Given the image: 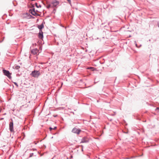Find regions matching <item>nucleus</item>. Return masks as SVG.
<instances>
[{
  "label": "nucleus",
  "mask_w": 159,
  "mask_h": 159,
  "mask_svg": "<svg viewBox=\"0 0 159 159\" xmlns=\"http://www.w3.org/2000/svg\"><path fill=\"white\" fill-rule=\"evenodd\" d=\"M156 109H159V107H157Z\"/></svg>",
  "instance_id": "21"
},
{
  "label": "nucleus",
  "mask_w": 159,
  "mask_h": 159,
  "mask_svg": "<svg viewBox=\"0 0 159 159\" xmlns=\"http://www.w3.org/2000/svg\"><path fill=\"white\" fill-rule=\"evenodd\" d=\"M30 12L34 16H35L37 14V13L35 11L34 8L32 10H30Z\"/></svg>",
  "instance_id": "8"
},
{
  "label": "nucleus",
  "mask_w": 159,
  "mask_h": 159,
  "mask_svg": "<svg viewBox=\"0 0 159 159\" xmlns=\"http://www.w3.org/2000/svg\"><path fill=\"white\" fill-rule=\"evenodd\" d=\"M31 150H33V151H36L37 150L35 148H33L32 149H31Z\"/></svg>",
  "instance_id": "16"
},
{
  "label": "nucleus",
  "mask_w": 159,
  "mask_h": 159,
  "mask_svg": "<svg viewBox=\"0 0 159 159\" xmlns=\"http://www.w3.org/2000/svg\"><path fill=\"white\" fill-rule=\"evenodd\" d=\"M81 131V130L79 129H78L76 128H74L72 131V132L74 133L79 134Z\"/></svg>",
  "instance_id": "3"
},
{
  "label": "nucleus",
  "mask_w": 159,
  "mask_h": 159,
  "mask_svg": "<svg viewBox=\"0 0 159 159\" xmlns=\"http://www.w3.org/2000/svg\"><path fill=\"white\" fill-rule=\"evenodd\" d=\"M14 84L17 87H18V85L16 82H14Z\"/></svg>",
  "instance_id": "14"
},
{
  "label": "nucleus",
  "mask_w": 159,
  "mask_h": 159,
  "mask_svg": "<svg viewBox=\"0 0 159 159\" xmlns=\"http://www.w3.org/2000/svg\"><path fill=\"white\" fill-rule=\"evenodd\" d=\"M51 3L52 6V8H53L58 5L59 4V2L57 1L54 0Z\"/></svg>",
  "instance_id": "4"
},
{
  "label": "nucleus",
  "mask_w": 159,
  "mask_h": 159,
  "mask_svg": "<svg viewBox=\"0 0 159 159\" xmlns=\"http://www.w3.org/2000/svg\"><path fill=\"white\" fill-rule=\"evenodd\" d=\"M62 84H63V83H61V86H62Z\"/></svg>",
  "instance_id": "22"
},
{
  "label": "nucleus",
  "mask_w": 159,
  "mask_h": 159,
  "mask_svg": "<svg viewBox=\"0 0 159 159\" xmlns=\"http://www.w3.org/2000/svg\"><path fill=\"white\" fill-rule=\"evenodd\" d=\"M2 72L4 75L7 76L9 79L11 78V73H10L8 70L5 69H3L2 70Z\"/></svg>",
  "instance_id": "2"
},
{
  "label": "nucleus",
  "mask_w": 159,
  "mask_h": 159,
  "mask_svg": "<svg viewBox=\"0 0 159 159\" xmlns=\"http://www.w3.org/2000/svg\"><path fill=\"white\" fill-rule=\"evenodd\" d=\"M89 139L87 137H84L83 138L81 142V143H86L89 142Z\"/></svg>",
  "instance_id": "6"
},
{
  "label": "nucleus",
  "mask_w": 159,
  "mask_h": 159,
  "mask_svg": "<svg viewBox=\"0 0 159 159\" xmlns=\"http://www.w3.org/2000/svg\"><path fill=\"white\" fill-rule=\"evenodd\" d=\"M136 46H137V44H136Z\"/></svg>",
  "instance_id": "23"
},
{
  "label": "nucleus",
  "mask_w": 159,
  "mask_h": 159,
  "mask_svg": "<svg viewBox=\"0 0 159 159\" xmlns=\"http://www.w3.org/2000/svg\"><path fill=\"white\" fill-rule=\"evenodd\" d=\"M34 154L33 153H31L30 154V157H32Z\"/></svg>",
  "instance_id": "15"
},
{
  "label": "nucleus",
  "mask_w": 159,
  "mask_h": 159,
  "mask_svg": "<svg viewBox=\"0 0 159 159\" xmlns=\"http://www.w3.org/2000/svg\"><path fill=\"white\" fill-rule=\"evenodd\" d=\"M39 51L37 49L35 48L31 50V52L34 55H38L39 53Z\"/></svg>",
  "instance_id": "7"
},
{
  "label": "nucleus",
  "mask_w": 159,
  "mask_h": 159,
  "mask_svg": "<svg viewBox=\"0 0 159 159\" xmlns=\"http://www.w3.org/2000/svg\"><path fill=\"white\" fill-rule=\"evenodd\" d=\"M57 128L56 127H55L53 128V129H55Z\"/></svg>",
  "instance_id": "20"
},
{
  "label": "nucleus",
  "mask_w": 159,
  "mask_h": 159,
  "mask_svg": "<svg viewBox=\"0 0 159 159\" xmlns=\"http://www.w3.org/2000/svg\"><path fill=\"white\" fill-rule=\"evenodd\" d=\"M49 129H50V130H51L52 129H53V128L51 127H50Z\"/></svg>",
  "instance_id": "18"
},
{
  "label": "nucleus",
  "mask_w": 159,
  "mask_h": 159,
  "mask_svg": "<svg viewBox=\"0 0 159 159\" xmlns=\"http://www.w3.org/2000/svg\"><path fill=\"white\" fill-rule=\"evenodd\" d=\"M70 4L71 3V0H67Z\"/></svg>",
  "instance_id": "17"
},
{
  "label": "nucleus",
  "mask_w": 159,
  "mask_h": 159,
  "mask_svg": "<svg viewBox=\"0 0 159 159\" xmlns=\"http://www.w3.org/2000/svg\"><path fill=\"white\" fill-rule=\"evenodd\" d=\"M47 4L48 5L46 6V7L47 8L49 9L50 7L52 8V3L51 4H50L48 3H47Z\"/></svg>",
  "instance_id": "11"
},
{
  "label": "nucleus",
  "mask_w": 159,
  "mask_h": 159,
  "mask_svg": "<svg viewBox=\"0 0 159 159\" xmlns=\"http://www.w3.org/2000/svg\"><path fill=\"white\" fill-rule=\"evenodd\" d=\"M39 38L41 39L43 38V32L42 30H40L39 34Z\"/></svg>",
  "instance_id": "9"
},
{
  "label": "nucleus",
  "mask_w": 159,
  "mask_h": 159,
  "mask_svg": "<svg viewBox=\"0 0 159 159\" xmlns=\"http://www.w3.org/2000/svg\"><path fill=\"white\" fill-rule=\"evenodd\" d=\"M157 24L158 26V27H159V21L157 22Z\"/></svg>",
  "instance_id": "19"
},
{
  "label": "nucleus",
  "mask_w": 159,
  "mask_h": 159,
  "mask_svg": "<svg viewBox=\"0 0 159 159\" xmlns=\"http://www.w3.org/2000/svg\"><path fill=\"white\" fill-rule=\"evenodd\" d=\"M35 5L36 7L37 8H40V7H41V6L40 4H39V6H37V3H35Z\"/></svg>",
  "instance_id": "12"
},
{
  "label": "nucleus",
  "mask_w": 159,
  "mask_h": 159,
  "mask_svg": "<svg viewBox=\"0 0 159 159\" xmlns=\"http://www.w3.org/2000/svg\"><path fill=\"white\" fill-rule=\"evenodd\" d=\"M9 129L10 131L11 132H12L14 131L13 130V123L12 121H12H11L10 122L9 124Z\"/></svg>",
  "instance_id": "5"
},
{
  "label": "nucleus",
  "mask_w": 159,
  "mask_h": 159,
  "mask_svg": "<svg viewBox=\"0 0 159 159\" xmlns=\"http://www.w3.org/2000/svg\"><path fill=\"white\" fill-rule=\"evenodd\" d=\"M43 27L44 25L43 24H41L40 25H38V28L41 30L43 28Z\"/></svg>",
  "instance_id": "10"
},
{
  "label": "nucleus",
  "mask_w": 159,
  "mask_h": 159,
  "mask_svg": "<svg viewBox=\"0 0 159 159\" xmlns=\"http://www.w3.org/2000/svg\"><path fill=\"white\" fill-rule=\"evenodd\" d=\"M20 67L19 66H15V69H18L20 68Z\"/></svg>",
  "instance_id": "13"
},
{
  "label": "nucleus",
  "mask_w": 159,
  "mask_h": 159,
  "mask_svg": "<svg viewBox=\"0 0 159 159\" xmlns=\"http://www.w3.org/2000/svg\"><path fill=\"white\" fill-rule=\"evenodd\" d=\"M40 72L39 70H34L30 74V75L34 78H38L40 75Z\"/></svg>",
  "instance_id": "1"
},
{
  "label": "nucleus",
  "mask_w": 159,
  "mask_h": 159,
  "mask_svg": "<svg viewBox=\"0 0 159 159\" xmlns=\"http://www.w3.org/2000/svg\"><path fill=\"white\" fill-rule=\"evenodd\" d=\"M2 41H0V43H1L2 42Z\"/></svg>",
  "instance_id": "24"
}]
</instances>
